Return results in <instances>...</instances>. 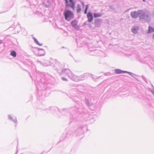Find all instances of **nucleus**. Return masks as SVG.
Wrapping results in <instances>:
<instances>
[{
    "label": "nucleus",
    "instance_id": "nucleus-10",
    "mask_svg": "<svg viewBox=\"0 0 154 154\" xmlns=\"http://www.w3.org/2000/svg\"><path fill=\"white\" fill-rule=\"evenodd\" d=\"M138 28H134L132 29V31L134 33H136L137 32Z\"/></svg>",
    "mask_w": 154,
    "mask_h": 154
},
{
    "label": "nucleus",
    "instance_id": "nucleus-14",
    "mask_svg": "<svg viewBox=\"0 0 154 154\" xmlns=\"http://www.w3.org/2000/svg\"><path fill=\"white\" fill-rule=\"evenodd\" d=\"M88 5H86L85 6V9L88 10Z\"/></svg>",
    "mask_w": 154,
    "mask_h": 154
},
{
    "label": "nucleus",
    "instance_id": "nucleus-5",
    "mask_svg": "<svg viewBox=\"0 0 154 154\" xmlns=\"http://www.w3.org/2000/svg\"><path fill=\"white\" fill-rule=\"evenodd\" d=\"M131 16L132 17L134 18H137L138 16V14L135 11H133L131 13Z\"/></svg>",
    "mask_w": 154,
    "mask_h": 154
},
{
    "label": "nucleus",
    "instance_id": "nucleus-18",
    "mask_svg": "<svg viewBox=\"0 0 154 154\" xmlns=\"http://www.w3.org/2000/svg\"><path fill=\"white\" fill-rule=\"evenodd\" d=\"M153 38L154 39V34H153Z\"/></svg>",
    "mask_w": 154,
    "mask_h": 154
},
{
    "label": "nucleus",
    "instance_id": "nucleus-4",
    "mask_svg": "<svg viewBox=\"0 0 154 154\" xmlns=\"http://www.w3.org/2000/svg\"><path fill=\"white\" fill-rule=\"evenodd\" d=\"M66 8H68L69 7H71L72 8V9L73 10H74L75 8V2H74V5L73 6V7L72 4V3H70V4H69V3H68V4H66Z\"/></svg>",
    "mask_w": 154,
    "mask_h": 154
},
{
    "label": "nucleus",
    "instance_id": "nucleus-1",
    "mask_svg": "<svg viewBox=\"0 0 154 154\" xmlns=\"http://www.w3.org/2000/svg\"><path fill=\"white\" fill-rule=\"evenodd\" d=\"M64 15L65 18L66 20H67L68 18L70 17L73 16L72 12L69 10L65 11L64 12Z\"/></svg>",
    "mask_w": 154,
    "mask_h": 154
},
{
    "label": "nucleus",
    "instance_id": "nucleus-7",
    "mask_svg": "<svg viewBox=\"0 0 154 154\" xmlns=\"http://www.w3.org/2000/svg\"><path fill=\"white\" fill-rule=\"evenodd\" d=\"M115 72L116 74H120L124 73L125 72L122 70H121L119 69H117L115 70Z\"/></svg>",
    "mask_w": 154,
    "mask_h": 154
},
{
    "label": "nucleus",
    "instance_id": "nucleus-11",
    "mask_svg": "<svg viewBox=\"0 0 154 154\" xmlns=\"http://www.w3.org/2000/svg\"><path fill=\"white\" fill-rule=\"evenodd\" d=\"M77 8H77V13H79L81 11V6L80 5H78Z\"/></svg>",
    "mask_w": 154,
    "mask_h": 154
},
{
    "label": "nucleus",
    "instance_id": "nucleus-16",
    "mask_svg": "<svg viewBox=\"0 0 154 154\" xmlns=\"http://www.w3.org/2000/svg\"><path fill=\"white\" fill-rule=\"evenodd\" d=\"M65 1V3L66 4H68V0H64Z\"/></svg>",
    "mask_w": 154,
    "mask_h": 154
},
{
    "label": "nucleus",
    "instance_id": "nucleus-6",
    "mask_svg": "<svg viewBox=\"0 0 154 154\" xmlns=\"http://www.w3.org/2000/svg\"><path fill=\"white\" fill-rule=\"evenodd\" d=\"M102 15V14L101 13H94V17L95 18L100 17H101Z\"/></svg>",
    "mask_w": 154,
    "mask_h": 154
},
{
    "label": "nucleus",
    "instance_id": "nucleus-2",
    "mask_svg": "<svg viewBox=\"0 0 154 154\" xmlns=\"http://www.w3.org/2000/svg\"><path fill=\"white\" fill-rule=\"evenodd\" d=\"M87 16L88 21L91 22L93 19V16L92 13L91 12H88L87 14Z\"/></svg>",
    "mask_w": 154,
    "mask_h": 154
},
{
    "label": "nucleus",
    "instance_id": "nucleus-3",
    "mask_svg": "<svg viewBox=\"0 0 154 154\" xmlns=\"http://www.w3.org/2000/svg\"><path fill=\"white\" fill-rule=\"evenodd\" d=\"M71 24L72 26L77 29H78L79 28V27L77 25V22L75 20L72 21L71 23Z\"/></svg>",
    "mask_w": 154,
    "mask_h": 154
},
{
    "label": "nucleus",
    "instance_id": "nucleus-9",
    "mask_svg": "<svg viewBox=\"0 0 154 154\" xmlns=\"http://www.w3.org/2000/svg\"><path fill=\"white\" fill-rule=\"evenodd\" d=\"M11 55L14 57L16 56V53L14 51H12L11 52Z\"/></svg>",
    "mask_w": 154,
    "mask_h": 154
},
{
    "label": "nucleus",
    "instance_id": "nucleus-12",
    "mask_svg": "<svg viewBox=\"0 0 154 154\" xmlns=\"http://www.w3.org/2000/svg\"><path fill=\"white\" fill-rule=\"evenodd\" d=\"M35 42L36 43L38 44V45H39L40 46H41L42 45V44H40L39 43L38 41H37V40L36 39H35Z\"/></svg>",
    "mask_w": 154,
    "mask_h": 154
},
{
    "label": "nucleus",
    "instance_id": "nucleus-13",
    "mask_svg": "<svg viewBox=\"0 0 154 154\" xmlns=\"http://www.w3.org/2000/svg\"><path fill=\"white\" fill-rule=\"evenodd\" d=\"M70 3H72V6L74 5V2L72 0H69Z\"/></svg>",
    "mask_w": 154,
    "mask_h": 154
},
{
    "label": "nucleus",
    "instance_id": "nucleus-8",
    "mask_svg": "<svg viewBox=\"0 0 154 154\" xmlns=\"http://www.w3.org/2000/svg\"><path fill=\"white\" fill-rule=\"evenodd\" d=\"M154 32V28L153 27L149 26L148 28V33H150Z\"/></svg>",
    "mask_w": 154,
    "mask_h": 154
},
{
    "label": "nucleus",
    "instance_id": "nucleus-15",
    "mask_svg": "<svg viewBox=\"0 0 154 154\" xmlns=\"http://www.w3.org/2000/svg\"><path fill=\"white\" fill-rule=\"evenodd\" d=\"M87 11H88V10L86 9H85V12H84V13H85V14H87Z\"/></svg>",
    "mask_w": 154,
    "mask_h": 154
},
{
    "label": "nucleus",
    "instance_id": "nucleus-17",
    "mask_svg": "<svg viewBox=\"0 0 154 154\" xmlns=\"http://www.w3.org/2000/svg\"><path fill=\"white\" fill-rule=\"evenodd\" d=\"M62 79L63 80H64V81H65V80H66V79L64 78H62Z\"/></svg>",
    "mask_w": 154,
    "mask_h": 154
}]
</instances>
